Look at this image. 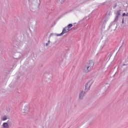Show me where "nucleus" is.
Instances as JSON below:
<instances>
[{
	"label": "nucleus",
	"mask_w": 128,
	"mask_h": 128,
	"mask_svg": "<svg viewBox=\"0 0 128 128\" xmlns=\"http://www.w3.org/2000/svg\"><path fill=\"white\" fill-rule=\"evenodd\" d=\"M94 82H92V80H90L88 82L85 84V88L84 92H88V90H90V86H92V84Z\"/></svg>",
	"instance_id": "obj_1"
},
{
	"label": "nucleus",
	"mask_w": 128,
	"mask_h": 128,
	"mask_svg": "<svg viewBox=\"0 0 128 128\" xmlns=\"http://www.w3.org/2000/svg\"><path fill=\"white\" fill-rule=\"evenodd\" d=\"M8 120V118H6V116H4L2 118V120Z\"/></svg>",
	"instance_id": "obj_12"
},
{
	"label": "nucleus",
	"mask_w": 128,
	"mask_h": 128,
	"mask_svg": "<svg viewBox=\"0 0 128 128\" xmlns=\"http://www.w3.org/2000/svg\"><path fill=\"white\" fill-rule=\"evenodd\" d=\"M86 65H87L89 68L92 70L94 68V62L92 60H90L88 61V62L86 64Z\"/></svg>",
	"instance_id": "obj_3"
},
{
	"label": "nucleus",
	"mask_w": 128,
	"mask_h": 128,
	"mask_svg": "<svg viewBox=\"0 0 128 128\" xmlns=\"http://www.w3.org/2000/svg\"><path fill=\"white\" fill-rule=\"evenodd\" d=\"M66 34V30L63 29L62 33H60V34H56V36H63V34Z\"/></svg>",
	"instance_id": "obj_7"
},
{
	"label": "nucleus",
	"mask_w": 128,
	"mask_h": 128,
	"mask_svg": "<svg viewBox=\"0 0 128 128\" xmlns=\"http://www.w3.org/2000/svg\"><path fill=\"white\" fill-rule=\"evenodd\" d=\"M82 70L84 72L88 73L90 72V70H92V69L88 66L86 64H85L84 66L83 67Z\"/></svg>",
	"instance_id": "obj_4"
},
{
	"label": "nucleus",
	"mask_w": 128,
	"mask_h": 128,
	"mask_svg": "<svg viewBox=\"0 0 128 128\" xmlns=\"http://www.w3.org/2000/svg\"><path fill=\"white\" fill-rule=\"evenodd\" d=\"M60 4H64V2H66V0H60Z\"/></svg>",
	"instance_id": "obj_16"
},
{
	"label": "nucleus",
	"mask_w": 128,
	"mask_h": 128,
	"mask_svg": "<svg viewBox=\"0 0 128 128\" xmlns=\"http://www.w3.org/2000/svg\"><path fill=\"white\" fill-rule=\"evenodd\" d=\"M106 86H108H108H110V84H106Z\"/></svg>",
	"instance_id": "obj_19"
},
{
	"label": "nucleus",
	"mask_w": 128,
	"mask_h": 128,
	"mask_svg": "<svg viewBox=\"0 0 128 128\" xmlns=\"http://www.w3.org/2000/svg\"><path fill=\"white\" fill-rule=\"evenodd\" d=\"M50 36H52V34H50Z\"/></svg>",
	"instance_id": "obj_22"
},
{
	"label": "nucleus",
	"mask_w": 128,
	"mask_h": 128,
	"mask_svg": "<svg viewBox=\"0 0 128 128\" xmlns=\"http://www.w3.org/2000/svg\"><path fill=\"white\" fill-rule=\"evenodd\" d=\"M122 44H124V42H122Z\"/></svg>",
	"instance_id": "obj_23"
},
{
	"label": "nucleus",
	"mask_w": 128,
	"mask_h": 128,
	"mask_svg": "<svg viewBox=\"0 0 128 128\" xmlns=\"http://www.w3.org/2000/svg\"><path fill=\"white\" fill-rule=\"evenodd\" d=\"M114 24H114V22H112L110 23V25L109 26V28H112V26H114Z\"/></svg>",
	"instance_id": "obj_11"
},
{
	"label": "nucleus",
	"mask_w": 128,
	"mask_h": 128,
	"mask_svg": "<svg viewBox=\"0 0 128 128\" xmlns=\"http://www.w3.org/2000/svg\"><path fill=\"white\" fill-rule=\"evenodd\" d=\"M106 22H108V20L106 18H104L102 20V22H103V24H106Z\"/></svg>",
	"instance_id": "obj_10"
},
{
	"label": "nucleus",
	"mask_w": 128,
	"mask_h": 128,
	"mask_svg": "<svg viewBox=\"0 0 128 128\" xmlns=\"http://www.w3.org/2000/svg\"><path fill=\"white\" fill-rule=\"evenodd\" d=\"M128 62H126L121 64V68H123V70L124 72H126V70H128Z\"/></svg>",
	"instance_id": "obj_5"
},
{
	"label": "nucleus",
	"mask_w": 128,
	"mask_h": 128,
	"mask_svg": "<svg viewBox=\"0 0 128 128\" xmlns=\"http://www.w3.org/2000/svg\"><path fill=\"white\" fill-rule=\"evenodd\" d=\"M118 16H116L114 19V22H118Z\"/></svg>",
	"instance_id": "obj_13"
},
{
	"label": "nucleus",
	"mask_w": 128,
	"mask_h": 128,
	"mask_svg": "<svg viewBox=\"0 0 128 128\" xmlns=\"http://www.w3.org/2000/svg\"><path fill=\"white\" fill-rule=\"evenodd\" d=\"M29 2L31 3V4H34V2H36V0H29Z\"/></svg>",
	"instance_id": "obj_14"
},
{
	"label": "nucleus",
	"mask_w": 128,
	"mask_h": 128,
	"mask_svg": "<svg viewBox=\"0 0 128 128\" xmlns=\"http://www.w3.org/2000/svg\"><path fill=\"white\" fill-rule=\"evenodd\" d=\"M72 28V24H70L67 26H66L65 28H63V30H66V33L70 32V28Z\"/></svg>",
	"instance_id": "obj_6"
},
{
	"label": "nucleus",
	"mask_w": 128,
	"mask_h": 128,
	"mask_svg": "<svg viewBox=\"0 0 128 128\" xmlns=\"http://www.w3.org/2000/svg\"><path fill=\"white\" fill-rule=\"evenodd\" d=\"M124 19L122 20V24H124Z\"/></svg>",
	"instance_id": "obj_21"
},
{
	"label": "nucleus",
	"mask_w": 128,
	"mask_h": 128,
	"mask_svg": "<svg viewBox=\"0 0 128 128\" xmlns=\"http://www.w3.org/2000/svg\"><path fill=\"white\" fill-rule=\"evenodd\" d=\"M120 16V10L117 11L116 13V16Z\"/></svg>",
	"instance_id": "obj_9"
},
{
	"label": "nucleus",
	"mask_w": 128,
	"mask_h": 128,
	"mask_svg": "<svg viewBox=\"0 0 128 128\" xmlns=\"http://www.w3.org/2000/svg\"><path fill=\"white\" fill-rule=\"evenodd\" d=\"M116 8V4L114 5L113 8Z\"/></svg>",
	"instance_id": "obj_17"
},
{
	"label": "nucleus",
	"mask_w": 128,
	"mask_h": 128,
	"mask_svg": "<svg viewBox=\"0 0 128 128\" xmlns=\"http://www.w3.org/2000/svg\"><path fill=\"white\" fill-rule=\"evenodd\" d=\"M126 16H128V14L127 13L126 15Z\"/></svg>",
	"instance_id": "obj_20"
},
{
	"label": "nucleus",
	"mask_w": 128,
	"mask_h": 128,
	"mask_svg": "<svg viewBox=\"0 0 128 128\" xmlns=\"http://www.w3.org/2000/svg\"><path fill=\"white\" fill-rule=\"evenodd\" d=\"M50 44V41L48 40V42L46 44V46H48Z\"/></svg>",
	"instance_id": "obj_15"
},
{
	"label": "nucleus",
	"mask_w": 128,
	"mask_h": 128,
	"mask_svg": "<svg viewBox=\"0 0 128 128\" xmlns=\"http://www.w3.org/2000/svg\"><path fill=\"white\" fill-rule=\"evenodd\" d=\"M86 92L83 90H81L78 94L79 100H82L86 96Z\"/></svg>",
	"instance_id": "obj_2"
},
{
	"label": "nucleus",
	"mask_w": 128,
	"mask_h": 128,
	"mask_svg": "<svg viewBox=\"0 0 128 128\" xmlns=\"http://www.w3.org/2000/svg\"><path fill=\"white\" fill-rule=\"evenodd\" d=\"M2 126L3 128H10V126H8V122H4Z\"/></svg>",
	"instance_id": "obj_8"
},
{
	"label": "nucleus",
	"mask_w": 128,
	"mask_h": 128,
	"mask_svg": "<svg viewBox=\"0 0 128 128\" xmlns=\"http://www.w3.org/2000/svg\"><path fill=\"white\" fill-rule=\"evenodd\" d=\"M126 16V13H123L122 14V16Z\"/></svg>",
	"instance_id": "obj_18"
}]
</instances>
